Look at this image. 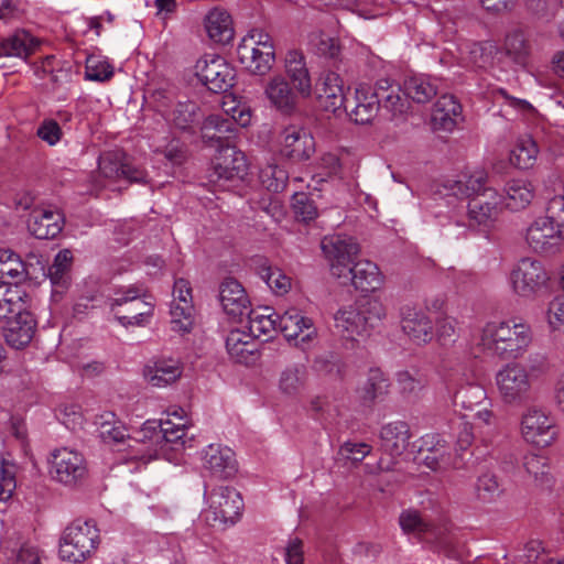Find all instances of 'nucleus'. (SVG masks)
Instances as JSON below:
<instances>
[{
    "instance_id": "13d9d810",
    "label": "nucleus",
    "mask_w": 564,
    "mask_h": 564,
    "mask_svg": "<svg viewBox=\"0 0 564 564\" xmlns=\"http://www.w3.org/2000/svg\"><path fill=\"white\" fill-rule=\"evenodd\" d=\"M356 306L360 310V313L364 316L368 332L376 327L386 317V308L377 299H368Z\"/></svg>"
},
{
    "instance_id": "e2e57ef3",
    "label": "nucleus",
    "mask_w": 564,
    "mask_h": 564,
    "mask_svg": "<svg viewBox=\"0 0 564 564\" xmlns=\"http://www.w3.org/2000/svg\"><path fill=\"white\" fill-rule=\"evenodd\" d=\"M36 135L50 147L56 145L63 138V130L56 119L45 118L36 129Z\"/></svg>"
},
{
    "instance_id": "603ef678",
    "label": "nucleus",
    "mask_w": 564,
    "mask_h": 564,
    "mask_svg": "<svg viewBox=\"0 0 564 564\" xmlns=\"http://www.w3.org/2000/svg\"><path fill=\"white\" fill-rule=\"evenodd\" d=\"M198 106L193 101L177 102L169 115V120L180 130H188L197 120Z\"/></svg>"
},
{
    "instance_id": "0eeeda50",
    "label": "nucleus",
    "mask_w": 564,
    "mask_h": 564,
    "mask_svg": "<svg viewBox=\"0 0 564 564\" xmlns=\"http://www.w3.org/2000/svg\"><path fill=\"white\" fill-rule=\"evenodd\" d=\"M508 281L513 294L533 299L549 288L550 275L542 262L527 257L513 265Z\"/></svg>"
},
{
    "instance_id": "49530a36",
    "label": "nucleus",
    "mask_w": 564,
    "mask_h": 564,
    "mask_svg": "<svg viewBox=\"0 0 564 564\" xmlns=\"http://www.w3.org/2000/svg\"><path fill=\"white\" fill-rule=\"evenodd\" d=\"M503 51L508 57L519 65H524L530 52V43L522 30L513 29L507 33Z\"/></svg>"
},
{
    "instance_id": "58836bf2",
    "label": "nucleus",
    "mask_w": 564,
    "mask_h": 564,
    "mask_svg": "<svg viewBox=\"0 0 564 564\" xmlns=\"http://www.w3.org/2000/svg\"><path fill=\"white\" fill-rule=\"evenodd\" d=\"M202 138L206 143H220L235 135L237 128L231 119H225L223 115L208 116L202 124Z\"/></svg>"
},
{
    "instance_id": "a19ab883",
    "label": "nucleus",
    "mask_w": 564,
    "mask_h": 564,
    "mask_svg": "<svg viewBox=\"0 0 564 564\" xmlns=\"http://www.w3.org/2000/svg\"><path fill=\"white\" fill-rule=\"evenodd\" d=\"M539 154L536 141L530 134L520 135L510 152V163L520 169L528 170L535 165Z\"/></svg>"
},
{
    "instance_id": "4be33fe9",
    "label": "nucleus",
    "mask_w": 564,
    "mask_h": 564,
    "mask_svg": "<svg viewBox=\"0 0 564 564\" xmlns=\"http://www.w3.org/2000/svg\"><path fill=\"white\" fill-rule=\"evenodd\" d=\"M278 323L279 329L289 341L300 338L301 343H306L316 334L312 319L294 307L278 315Z\"/></svg>"
},
{
    "instance_id": "ea45409f",
    "label": "nucleus",
    "mask_w": 564,
    "mask_h": 564,
    "mask_svg": "<svg viewBox=\"0 0 564 564\" xmlns=\"http://www.w3.org/2000/svg\"><path fill=\"white\" fill-rule=\"evenodd\" d=\"M534 197V189L525 180H511L505 186L506 207L510 210H522L528 207Z\"/></svg>"
},
{
    "instance_id": "39448f33",
    "label": "nucleus",
    "mask_w": 564,
    "mask_h": 564,
    "mask_svg": "<svg viewBox=\"0 0 564 564\" xmlns=\"http://www.w3.org/2000/svg\"><path fill=\"white\" fill-rule=\"evenodd\" d=\"M237 57L250 73L265 75L275 59L271 36L261 29L249 31L237 47Z\"/></svg>"
},
{
    "instance_id": "a18cd8bd",
    "label": "nucleus",
    "mask_w": 564,
    "mask_h": 564,
    "mask_svg": "<svg viewBox=\"0 0 564 564\" xmlns=\"http://www.w3.org/2000/svg\"><path fill=\"white\" fill-rule=\"evenodd\" d=\"M100 437L105 443L117 444L126 440L127 430L113 412L107 411L96 417Z\"/></svg>"
},
{
    "instance_id": "6e6d98bb",
    "label": "nucleus",
    "mask_w": 564,
    "mask_h": 564,
    "mask_svg": "<svg viewBox=\"0 0 564 564\" xmlns=\"http://www.w3.org/2000/svg\"><path fill=\"white\" fill-rule=\"evenodd\" d=\"M221 109L224 111L223 116L225 119H231L235 128H237V126L245 128L251 122L250 108L231 97H225L221 104Z\"/></svg>"
},
{
    "instance_id": "6e6552de",
    "label": "nucleus",
    "mask_w": 564,
    "mask_h": 564,
    "mask_svg": "<svg viewBox=\"0 0 564 564\" xmlns=\"http://www.w3.org/2000/svg\"><path fill=\"white\" fill-rule=\"evenodd\" d=\"M205 497L208 505L205 516L212 525L234 524L237 521L242 509V499L236 489L219 486L206 492Z\"/></svg>"
},
{
    "instance_id": "f3484780",
    "label": "nucleus",
    "mask_w": 564,
    "mask_h": 564,
    "mask_svg": "<svg viewBox=\"0 0 564 564\" xmlns=\"http://www.w3.org/2000/svg\"><path fill=\"white\" fill-rule=\"evenodd\" d=\"M202 462L204 469L218 479H228L237 473L235 453L220 444H210L204 448Z\"/></svg>"
},
{
    "instance_id": "473e14b6",
    "label": "nucleus",
    "mask_w": 564,
    "mask_h": 564,
    "mask_svg": "<svg viewBox=\"0 0 564 564\" xmlns=\"http://www.w3.org/2000/svg\"><path fill=\"white\" fill-rule=\"evenodd\" d=\"M352 285L362 292H373L381 288L383 275L379 267L370 260L354 262L349 269Z\"/></svg>"
},
{
    "instance_id": "423d86ee",
    "label": "nucleus",
    "mask_w": 564,
    "mask_h": 564,
    "mask_svg": "<svg viewBox=\"0 0 564 564\" xmlns=\"http://www.w3.org/2000/svg\"><path fill=\"white\" fill-rule=\"evenodd\" d=\"M495 383L505 404L519 406L530 400L533 378L523 364L508 362L496 372Z\"/></svg>"
},
{
    "instance_id": "a878e982",
    "label": "nucleus",
    "mask_w": 564,
    "mask_h": 564,
    "mask_svg": "<svg viewBox=\"0 0 564 564\" xmlns=\"http://www.w3.org/2000/svg\"><path fill=\"white\" fill-rule=\"evenodd\" d=\"M284 69L289 82L300 91L303 99L312 96V79L304 55L299 51H290L285 55Z\"/></svg>"
},
{
    "instance_id": "864d4df0",
    "label": "nucleus",
    "mask_w": 564,
    "mask_h": 564,
    "mask_svg": "<svg viewBox=\"0 0 564 564\" xmlns=\"http://www.w3.org/2000/svg\"><path fill=\"white\" fill-rule=\"evenodd\" d=\"M259 273L261 279L275 294L283 295L290 291L291 278H289L281 269L263 263L259 268Z\"/></svg>"
},
{
    "instance_id": "f8f14e48",
    "label": "nucleus",
    "mask_w": 564,
    "mask_h": 564,
    "mask_svg": "<svg viewBox=\"0 0 564 564\" xmlns=\"http://www.w3.org/2000/svg\"><path fill=\"white\" fill-rule=\"evenodd\" d=\"M199 80L214 93H225L232 87L235 69L226 59L216 54H205L195 65Z\"/></svg>"
},
{
    "instance_id": "cd10ccee",
    "label": "nucleus",
    "mask_w": 564,
    "mask_h": 564,
    "mask_svg": "<svg viewBox=\"0 0 564 564\" xmlns=\"http://www.w3.org/2000/svg\"><path fill=\"white\" fill-rule=\"evenodd\" d=\"M219 302L224 312L232 317H240L249 311L248 295L242 285L234 279H226L220 284Z\"/></svg>"
},
{
    "instance_id": "393cba45",
    "label": "nucleus",
    "mask_w": 564,
    "mask_h": 564,
    "mask_svg": "<svg viewBox=\"0 0 564 564\" xmlns=\"http://www.w3.org/2000/svg\"><path fill=\"white\" fill-rule=\"evenodd\" d=\"M226 349L230 358L238 364L250 365L259 357L256 338L240 329H232L227 335Z\"/></svg>"
},
{
    "instance_id": "dca6fc26",
    "label": "nucleus",
    "mask_w": 564,
    "mask_h": 564,
    "mask_svg": "<svg viewBox=\"0 0 564 564\" xmlns=\"http://www.w3.org/2000/svg\"><path fill=\"white\" fill-rule=\"evenodd\" d=\"M170 314L174 332L186 334L192 330L195 319V307L191 284L183 278L176 279L174 282Z\"/></svg>"
},
{
    "instance_id": "338daca9",
    "label": "nucleus",
    "mask_w": 564,
    "mask_h": 564,
    "mask_svg": "<svg viewBox=\"0 0 564 564\" xmlns=\"http://www.w3.org/2000/svg\"><path fill=\"white\" fill-rule=\"evenodd\" d=\"M126 163H122L117 154L106 153L99 158L98 167L100 173L111 180L122 178L123 167Z\"/></svg>"
},
{
    "instance_id": "20e7f679",
    "label": "nucleus",
    "mask_w": 564,
    "mask_h": 564,
    "mask_svg": "<svg viewBox=\"0 0 564 564\" xmlns=\"http://www.w3.org/2000/svg\"><path fill=\"white\" fill-rule=\"evenodd\" d=\"M99 533L91 521L75 520L68 524L59 539L58 554L63 561L80 564L97 550Z\"/></svg>"
},
{
    "instance_id": "bb28decb",
    "label": "nucleus",
    "mask_w": 564,
    "mask_h": 564,
    "mask_svg": "<svg viewBox=\"0 0 564 564\" xmlns=\"http://www.w3.org/2000/svg\"><path fill=\"white\" fill-rule=\"evenodd\" d=\"M462 119V106L453 95H443L437 99L432 111L434 130L451 132Z\"/></svg>"
},
{
    "instance_id": "f704fd0d",
    "label": "nucleus",
    "mask_w": 564,
    "mask_h": 564,
    "mask_svg": "<svg viewBox=\"0 0 564 564\" xmlns=\"http://www.w3.org/2000/svg\"><path fill=\"white\" fill-rule=\"evenodd\" d=\"M8 322L9 326L4 334L7 343L15 349H21L30 344L35 332V321L29 310L13 316Z\"/></svg>"
},
{
    "instance_id": "3c124183",
    "label": "nucleus",
    "mask_w": 564,
    "mask_h": 564,
    "mask_svg": "<svg viewBox=\"0 0 564 564\" xmlns=\"http://www.w3.org/2000/svg\"><path fill=\"white\" fill-rule=\"evenodd\" d=\"M395 380L399 392L405 399H417L427 384L425 376L419 371H399Z\"/></svg>"
},
{
    "instance_id": "c9c22d12",
    "label": "nucleus",
    "mask_w": 564,
    "mask_h": 564,
    "mask_svg": "<svg viewBox=\"0 0 564 564\" xmlns=\"http://www.w3.org/2000/svg\"><path fill=\"white\" fill-rule=\"evenodd\" d=\"M37 46V41L24 30L3 37L0 41V58L15 57L25 61Z\"/></svg>"
},
{
    "instance_id": "412c9836",
    "label": "nucleus",
    "mask_w": 564,
    "mask_h": 564,
    "mask_svg": "<svg viewBox=\"0 0 564 564\" xmlns=\"http://www.w3.org/2000/svg\"><path fill=\"white\" fill-rule=\"evenodd\" d=\"M401 328L416 345L427 344L433 338V323L423 311L404 307L401 312Z\"/></svg>"
},
{
    "instance_id": "37998d69",
    "label": "nucleus",
    "mask_w": 564,
    "mask_h": 564,
    "mask_svg": "<svg viewBox=\"0 0 564 564\" xmlns=\"http://www.w3.org/2000/svg\"><path fill=\"white\" fill-rule=\"evenodd\" d=\"M438 93L436 79L429 76H412L404 82V95L414 102L425 104Z\"/></svg>"
},
{
    "instance_id": "72a5a7b5",
    "label": "nucleus",
    "mask_w": 564,
    "mask_h": 564,
    "mask_svg": "<svg viewBox=\"0 0 564 564\" xmlns=\"http://www.w3.org/2000/svg\"><path fill=\"white\" fill-rule=\"evenodd\" d=\"M462 61L471 67L487 68L492 65L498 47L494 42H464L459 45Z\"/></svg>"
},
{
    "instance_id": "a211bd4d",
    "label": "nucleus",
    "mask_w": 564,
    "mask_h": 564,
    "mask_svg": "<svg viewBox=\"0 0 564 564\" xmlns=\"http://www.w3.org/2000/svg\"><path fill=\"white\" fill-rule=\"evenodd\" d=\"M525 240L534 252L549 253L557 248L558 240L562 239L552 220L543 216L538 217L527 228Z\"/></svg>"
},
{
    "instance_id": "5701e85b",
    "label": "nucleus",
    "mask_w": 564,
    "mask_h": 564,
    "mask_svg": "<svg viewBox=\"0 0 564 564\" xmlns=\"http://www.w3.org/2000/svg\"><path fill=\"white\" fill-rule=\"evenodd\" d=\"M379 107L387 110L392 119L403 118L409 109L408 98L401 95V87L388 78L378 79L376 83Z\"/></svg>"
},
{
    "instance_id": "2f4dec72",
    "label": "nucleus",
    "mask_w": 564,
    "mask_h": 564,
    "mask_svg": "<svg viewBox=\"0 0 564 564\" xmlns=\"http://www.w3.org/2000/svg\"><path fill=\"white\" fill-rule=\"evenodd\" d=\"M306 383V366L303 364H292L280 372L278 390L284 398L295 400L304 392Z\"/></svg>"
},
{
    "instance_id": "052dcab7",
    "label": "nucleus",
    "mask_w": 564,
    "mask_h": 564,
    "mask_svg": "<svg viewBox=\"0 0 564 564\" xmlns=\"http://www.w3.org/2000/svg\"><path fill=\"white\" fill-rule=\"evenodd\" d=\"M85 74L89 80L104 82L112 77L113 68L107 61L97 56H89L86 59Z\"/></svg>"
},
{
    "instance_id": "0e129e2a",
    "label": "nucleus",
    "mask_w": 564,
    "mask_h": 564,
    "mask_svg": "<svg viewBox=\"0 0 564 564\" xmlns=\"http://www.w3.org/2000/svg\"><path fill=\"white\" fill-rule=\"evenodd\" d=\"M144 292L145 290L142 285L132 284L122 286L115 291L112 297L108 299V305L111 311H115L118 306H122L129 302L140 299Z\"/></svg>"
},
{
    "instance_id": "c03bdc74",
    "label": "nucleus",
    "mask_w": 564,
    "mask_h": 564,
    "mask_svg": "<svg viewBox=\"0 0 564 564\" xmlns=\"http://www.w3.org/2000/svg\"><path fill=\"white\" fill-rule=\"evenodd\" d=\"M488 175L484 170H476L470 174H465L460 180L454 181L449 188L454 195H464L474 197L481 195L486 189H494L486 186Z\"/></svg>"
},
{
    "instance_id": "5fc2aeb1",
    "label": "nucleus",
    "mask_w": 564,
    "mask_h": 564,
    "mask_svg": "<svg viewBox=\"0 0 564 564\" xmlns=\"http://www.w3.org/2000/svg\"><path fill=\"white\" fill-rule=\"evenodd\" d=\"M259 180L263 187L270 192L282 191L288 182V173L274 163H268L259 171Z\"/></svg>"
},
{
    "instance_id": "69168bd1",
    "label": "nucleus",
    "mask_w": 564,
    "mask_h": 564,
    "mask_svg": "<svg viewBox=\"0 0 564 564\" xmlns=\"http://www.w3.org/2000/svg\"><path fill=\"white\" fill-rule=\"evenodd\" d=\"M399 524L404 533H423L429 530V525L422 519L421 514L412 509L401 512Z\"/></svg>"
},
{
    "instance_id": "c85d7f7f",
    "label": "nucleus",
    "mask_w": 564,
    "mask_h": 564,
    "mask_svg": "<svg viewBox=\"0 0 564 564\" xmlns=\"http://www.w3.org/2000/svg\"><path fill=\"white\" fill-rule=\"evenodd\" d=\"M145 380L153 387H166L182 376L180 360L173 358H159L144 367Z\"/></svg>"
},
{
    "instance_id": "09e8293b",
    "label": "nucleus",
    "mask_w": 564,
    "mask_h": 564,
    "mask_svg": "<svg viewBox=\"0 0 564 564\" xmlns=\"http://www.w3.org/2000/svg\"><path fill=\"white\" fill-rule=\"evenodd\" d=\"M26 276V269L20 257L11 250L0 249V281L15 283Z\"/></svg>"
},
{
    "instance_id": "79ce46f5",
    "label": "nucleus",
    "mask_w": 564,
    "mask_h": 564,
    "mask_svg": "<svg viewBox=\"0 0 564 564\" xmlns=\"http://www.w3.org/2000/svg\"><path fill=\"white\" fill-rule=\"evenodd\" d=\"M247 314L248 329L254 338H259L261 336L271 337V335L279 328L278 315L274 314L270 307L249 310Z\"/></svg>"
},
{
    "instance_id": "aec40b11",
    "label": "nucleus",
    "mask_w": 564,
    "mask_h": 564,
    "mask_svg": "<svg viewBox=\"0 0 564 564\" xmlns=\"http://www.w3.org/2000/svg\"><path fill=\"white\" fill-rule=\"evenodd\" d=\"M64 217L57 209L35 208L30 214L28 229L37 239H53L59 235Z\"/></svg>"
},
{
    "instance_id": "bf43d9fd",
    "label": "nucleus",
    "mask_w": 564,
    "mask_h": 564,
    "mask_svg": "<svg viewBox=\"0 0 564 564\" xmlns=\"http://www.w3.org/2000/svg\"><path fill=\"white\" fill-rule=\"evenodd\" d=\"M524 468L536 480L547 484L551 480L547 457L539 454H529L524 457Z\"/></svg>"
},
{
    "instance_id": "f03ea898",
    "label": "nucleus",
    "mask_w": 564,
    "mask_h": 564,
    "mask_svg": "<svg viewBox=\"0 0 564 564\" xmlns=\"http://www.w3.org/2000/svg\"><path fill=\"white\" fill-rule=\"evenodd\" d=\"M185 436V422L166 419L158 424L154 421H147L134 436L128 437V458L147 464L164 456L170 445L184 446Z\"/></svg>"
},
{
    "instance_id": "e433bc0d",
    "label": "nucleus",
    "mask_w": 564,
    "mask_h": 564,
    "mask_svg": "<svg viewBox=\"0 0 564 564\" xmlns=\"http://www.w3.org/2000/svg\"><path fill=\"white\" fill-rule=\"evenodd\" d=\"M207 36L215 43L226 44L234 37L232 22L224 9H213L204 18Z\"/></svg>"
},
{
    "instance_id": "9d476101",
    "label": "nucleus",
    "mask_w": 564,
    "mask_h": 564,
    "mask_svg": "<svg viewBox=\"0 0 564 564\" xmlns=\"http://www.w3.org/2000/svg\"><path fill=\"white\" fill-rule=\"evenodd\" d=\"M321 248L334 276L348 278L360 248L356 239L346 235H332L322 239Z\"/></svg>"
},
{
    "instance_id": "7ed1b4c3",
    "label": "nucleus",
    "mask_w": 564,
    "mask_h": 564,
    "mask_svg": "<svg viewBox=\"0 0 564 564\" xmlns=\"http://www.w3.org/2000/svg\"><path fill=\"white\" fill-rule=\"evenodd\" d=\"M47 470L51 479L69 489L85 485L90 476L84 454L72 447H58L50 453Z\"/></svg>"
},
{
    "instance_id": "1a4fd4ad",
    "label": "nucleus",
    "mask_w": 564,
    "mask_h": 564,
    "mask_svg": "<svg viewBox=\"0 0 564 564\" xmlns=\"http://www.w3.org/2000/svg\"><path fill=\"white\" fill-rule=\"evenodd\" d=\"M501 203L502 195L497 189H486L481 195L470 197L465 225L471 230L489 232L502 210Z\"/></svg>"
},
{
    "instance_id": "ddd939ff",
    "label": "nucleus",
    "mask_w": 564,
    "mask_h": 564,
    "mask_svg": "<svg viewBox=\"0 0 564 564\" xmlns=\"http://www.w3.org/2000/svg\"><path fill=\"white\" fill-rule=\"evenodd\" d=\"M248 173L245 153L230 144H220L213 160L212 181L225 185L226 182H239Z\"/></svg>"
},
{
    "instance_id": "4c0bfd02",
    "label": "nucleus",
    "mask_w": 564,
    "mask_h": 564,
    "mask_svg": "<svg viewBox=\"0 0 564 564\" xmlns=\"http://www.w3.org/2000/svg\"><path fill=\"white\" fill-rule=\"evenodd\" d=\"M335 327L348 339H355L356 336L368 334L364 316L356 305L343 307L336 313Z\"/></svg>"
},
{
    "instance_id": "7c9ffc66",
    "label": "nucleus",
    "mask_w": 564,
    "mask_h": 564,
    "mask_svg": "<svg viewBox=\"0 0 564 564\" xmlns=\"http://www.w3.org/2000/svg\"><path fill=\"white\" fill-rule=\"evenodd\" d=\"M410 438V427L403 421L388 423L380 431L381 447L391 456L402 455L409 446Z\"/></svg>"
},
{
    "instance_id": "9b49d317",
    "label": "nucleus",
    "mask_w": 564,
    "mask_h": 564,
    "mask_svg": "<svg viewBox=\"0 0 564 564\" xmlns=\"http://www.w3.org/2000/svg\"><path fill=\"white\" fill-rule=\"evenodd\" d=\"M520 430L527 443L542 448L553 444L558 434L554 417L534 406L522 414Z\"/></svg>"
},
{
    "instance_id": "de8ad7c7",
    "label": "nucleus",
    "mask_w": 564,
    "mask_h": 564,
    "mask_svg": "<svg viewBox=\"0 0 564 564\" xmlns=\"http://www.w3.org/2000/svg\"><path fill=\"white\" fill-rule=\"evenodd\" d=\"M72 263L73 253L68 249H63L55 256L53 263L48 268V278L56 291H58L59 288H67Z\"/></svg>"
},
{
    "instance_id": "8fccbe9b",
    "label": "nucleus",
    "mask_w": 564,
    "mask_h": 564,
    "mask_svg": "<svg viewBox=\"0 0 564 564\" xmlns=\"http://www.w3.org/2000/svg\"><path fill=\"white\" fill-rule=\"evenodd\" d=\"M389 389V380L380 369H370L367 380L360 388V399L365 403H372L386 395Z\"/></svg>"
},
{
    "instance_id": "680f3d73",
    "label": "nucleus",
    "mask_w": 564,
    "mask_h": 564,
    "mask_svg": "<svg viewBox=\"0 0 564 564\" xmlns=\"http://www.w3.org/2000/svg\"><path fill=\"white\" fill-rule=\"evenodd\" d=\"M545 217L552 220L558 236L564 239V186L561 193L549 199Z\"/></svg>"
},
{
    "instance_id": "b1692460",
    "label": "nucleus",
    "mask_w": 564,
    "mask_h": 564,
    "mask_svg": "<svg viewBox=\"0 0 564 564\" xmlns=\"http://www.w3.org/2000/svg\"><path fill=\"white\" fill-rule=\"evenodd\" d=\"M30 296L18 283H0V322L10 321L29 310Z\"/></svg>"
},
{
    "instance_id": "774afa93",
    "label": "nucleus",
    "mask_w": 564,
    "mask_h": 564,
    "mask_svg": "<svg viewBox=\"0 0 564 564\" xmlns=\"http://www.w3.org/2000/svg\"><path fill=\"white\" fill-rule=\"evenodd\" d=\"M478 498L482 501H490L499 494V485L491 474L481 475L476 485Z\"/></svg>"
},
{
    "instance_id": "c756f323",
    "label": "nucleus",
    "mask_w": 564,
    "mask_h": 564,
    "mask_svg": "<svg viewBox=\"0 0 564 564\" xmlns=\"http://www.w3.org/2000/svg\"><path fill=\"white\" fill-rule=\"evenodd\" d=\"M355 99L356 105L349 111L350 119L359 124L371 122L380 109L376 88L359 84L355 91Z\"/></svg>"
},
{
    "instance_id": "f257e3e1",
    "label": "nucleus",
    "mask_w": 564,
    "mask_h": 564,
    "mask_svg": "<svg viewBox=\"0 0 564 564\" xmlns=\"http://www.w3.org/2000/svg\"><path fill=\"white\" fill-rule=\"evenodd\" d=\"M532 340L533 333L527 323L517 318L494 319L480 328L476 345L485 355L507 361L523 357Z\"/></svg>"
},
{
    "instance_id": "6ab92c4d",
    "label": "nucleus",
    "mask_w": 564,
    "mask_h": 564,
    "mask_svg": "<svg viewBox=\"0 0 564 564\" xmlns=\"http://www.w3.org/2000/svg\"><path fill=\"white\" fill-rule=\"evenodd\" d=\"M315 94L319 106L329 112L341 109L345 101L344 84L335 72L323 73L315 86Z\"/></svg>"
},
{
    "instance_id": "2eb2a0df",
    "label": "nucleus",
    "mask_w": 564,
    "mask_h": 564,
    "mask_svg": "<svg viewBox=\"0 0 564 564\" xmlns=\"http://www.w3.org/2000/svg\"><path fill=\"white\" fill-rule=\"evenodd\" d=\"M280 152L291 161L302 162L315 152V140L311 131L296 123L285 126L279 134Z\"/></svg>"
},
{
    "instance_id": "4468645a",
    "label": "nucleus",
    "mask_w": 564,
    "mask_h": 564,
    "mask_svg": "<svg viewBox=\"0 0 564 564\" xmlns=\"http://www.w3.org/2000/svg\"><path fill=\"white\" fill-rule=\"evenodd\" d=\"M263 95L269 107L282 116L291 117L300 109V91L281 74L271 76L264 83Z\"/></svg>"
},
{
    "instance_id": "4d7b16f0",
    "label": "nucleus",
    "mask_w": 564,
    "mask_h": 564,
    "mask_svg": "<svg viewBox=\"0 0 564 564\" xmlns=\"http://www.w3.org/2000/svg\"><path fill=\"white\" fill-rule=\"evenodd\" d=\"M17 466L6 459L0 464V501H8L17 488Z\"/></svg>"
}]
</instances>
